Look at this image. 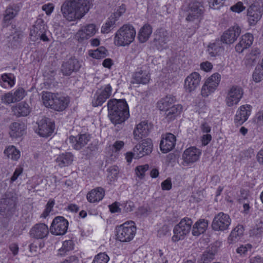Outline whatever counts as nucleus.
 Returning a JSON list of instances; mask_svg holds the SVG:
<instances>
[{
	"instance_id": "50",
	"label": "nucleus",
	"mask_w": 263,
	"mask_h": 263,
	"mask_svg": "<svg viewBox=\"0 0 263 263\" xmlns=\"http://www.w3.org/2000/svg\"><path fill=\"white\" fill-rule=\"evenodd\" d=\"M253 79L255 82H259L263 80V67L258 66L253 73Z\"/></svg>"
},
{
	"instance_id": "40",
	"label": "nucleus",
	"mask_w": 263,
	"mask_h": 263,
	"mask_svg": "<svg viewBox=\"0 0 263 263\" xmlns=\"http://www.w3.org/2000/svg\"><path fill=\"white\" fill-rule=\"evenodd\" d=\"M15 84V78L11 73H5L0 77V85L4 88H11Z\"/></svg>"
},
{
	"instance_id": "57",
	"label": "nucleus",
	"mask_w": 263,
	"mask_h": 263,
	"mask_svg": "<svg viewBox=\"0 0 263 263\" xmlns=\"http://www.w3.org/2000/svg\"><path fill=\"white\" fill-rule=\"evenodd\" d=\"M125 6L124 5H122L111 16H112L117 21L118 18L125 13Z\"/></svg>"
},
{
	"instance_id": "20",
	"label": "nucleus",
	"mask_w": 263,
	"mask_h": 263,
	"mask_svg": "<svg viewBox=\"0 0 263 263\" xmlns=\"http://www.w3.org/2000/svg\"><path fill=\"white\" fill-rule=\"evenodd\" d=\"M81 64L79 61L74 58H71L62 64L61 71L64 75L69 76L73 72L79 70Z\"/></svg>"
},
{
	"instance_id": "33",
	"label": "nucleus",
	"mask_w": 263,
	"mask_h": 263,
	"mask_svg": "<svg viewBox=\"0 0 263 263\" xmlns=\"http://www.w3.org/2000/svg\"><path fill=\"white\" fill-rule=\"evenodd\" d=\"M13 114L17 117L27 116L31 111L29 105L26 102H22L12 108Z\"/></svg>"
},
{
	"instance_id": "30",
	"label": "nucleus",
	"mask_w": 263,
	"mask_h": 263,
	"mask_svg": "<svg viewBox=\"0 0 263 263\" xmlns=\"http://www.w3.org/2000/svg\"><path fill=\"white\" fill-rule=\"evenodd\" d=\"M26 129V126L23 122H15L10 125L9 134L12 138H16L23 136Z\"/></svg>"
},
{
	"instance_id": "42",
	"label": "nucleus",
	"mask_w": 263,
	"mask_h": 263,
	"mask_svg": "<svg viewBox=\"0 0 263 263\" xmlns=\"http://www.w3.org/2000/svg\"><path fill=\"white\" fill-rule=\"evenodd\" d=\"M57 95L49 92H43L42 99L44 105L47 107L52 108L54 103V98Z\"/></svg>"
},
{
	"instance_id": "17",
	"label": "nucleus",
	"mask_w": 263,
	"mask_h": 263,
	"mask_svg": "<svg viewBox=\"0 0 263 263\" xmlns=\"http://www.w3.org/2000/svg\"><path fill=\"white\" fill-rule=\"evenodd\" d=\"M241 33L240 28L235 25L225 31L221 37V41L227 44H231L235 42Z\"/></svg>"
},
{
	"instance_id": "45",
	"label": "nucleus",
	"mask_w": 263,
	"mask_h": 263,
	"mask_svg": "<svg viewBox=\"0 0 263 263\" xmlns=\"http://www.w3.org/2000/svg\"><path fill=\"white\" fill-rule=\"evenodd\" d=\"M5 154L8 158L13 160H17L20 157V153L15 146H10L4 151Z\"/></svg>"
},
{
	"instance_id": "53",
	"label": "nucleus",
	"mask_w": 263,
	"mask_h": 263,
	"mask_svg": "<svg viewBox=\"0 0 263 263\" xmlns=\"http://www.w3.org/2000/svg\"><path fill=\"white\" fill-rule=\"evenodd\" d=\"M148 167L149 166L147 164L137 166L135 170L136 174L138 177L142 178L145 175V172L148 170Z\"/></svg>"
},
{
	"instance_id": "34",
	"label": "nucleus",
	"mask_w": 263,
	"mask_h": 263,
	"mask_svg": "<svg viewBox=\"0 0 263 263\" xmlns=\"http://www.w3.org/2000/svg\"><path fill=\"white\" fill-rule=\"evenodd\" d=\"M183 109L182 105L180 104H174L171 107H170L164 112V115L166 119L168 121L174 120L180 113Z\"/></svg>"
},
{
	"instance_id": "37",
	"label": "nucleus",
	"mask_w": 263,
	"mask_h": 263,
	"mask_svg": "<svg viewBox=\"0 0 263 263\" xmlns=\"http://www.w3.org/2000/svg\"><path fill=\"white\" fill-rule=\"evenodd\" d=\"M69 102L68 98L57 95L51 108L58 111H62L67 107Z\"/></svg>"
},
{
	"instance_id": "56",
	"label": "nucleus",
	"mask_w": 263,
	"mask_h": 263,
	"mask_svg": "<svg viewBox=\"0 0 263 263\" xmlns=\"http://www.w3.org/2000/svg\"><path fill=\"white\" fill-rule=\"evenodd\" d=\"M230 9L233 12L240 13L246 9V7L243 6L242 2H239L232 6Z\"/></svg>"
},
{
	"instance_id": "8",
	"label": "nucleus",
	"mask_w": 263,
	"mask_h": 263,
	"mask_svg": "<svg viewBox=\"0 0 263 263\" xmlns=\"http://www.w3.org/2000/svg\"><path fill=\"white\" fill-rule=\"evenodd\" d=\"M231 222V219L228 214L219 212L214 216L212 228L215 231L223 232L229 229Z\"/></svg>"
},
{
	"instance_id": "59",
	"label": "nucleus",
	"mask_w": 263,
	"mask_h": 263,
	"mask_svg": "<svg viewBox=\"0 0 263 263\" xmlns=\"http://www.w3.org/2000/svg\"><path fill=\"white\" fill-rule=\"evenodd\" d=\"M200 67L201 69L205 71L209 72L213 68V65L209 61H205L200 64Z\"/></svg>"
},
{
	"instance_id": "54",
	"label": "nucleus",
	"mask_w": 263,
	"mask_h": 263,
	"mask_svg": "<svg viewBox=\"0 0 263 263\" xmlns=\"http://www.w3.org/2000/svg\"><path fill=\"white\" fill-rule=\"evenodd\" d=\"M54 205V201L52 199H50L46 205V208L42 214V217L46 218L47 217L50 212L52 211V208Z\"/></svg>"
},
{
	"instance_id": "16",
	"label": "nucleus",
	"mask_w": 263,
	"mask_h": 263,
	"mask_svg": "<svg viewBox=\"0 0 263 263\" xmlns=\"http://www.w3.org/2000/svg\"><path fill=\"white\" fill-rule=\"evenodd\" d=\"M39 135L43 137L50 136L53 132L54 124L50 119L48 118H43L38 122Z\"/></svg>"
},
{
	"instance_id": "1",
	"label": "nucleus",
	"mask_w": 263,
	"mask_h": 263,
	"mask_svg": "<svg viewBox=\"0 0 263 263\" xmlns=\"http://www.w3.org/2000/svg\"><path fill=\"white\" fill-rule=\"evenodd\" d=\"M91 7L90 0H66L61 7V12L67 21L80 20Z\"/></svg>"
},
{
	"instance_id": "38",
	"label": "nucleus",
	"mask_w": 263,
	"mask_h": 263,
	"mask_svg": "<svg viewBox=\"0 0 263 263\" xmlns=\"http://www.w3.org/2000/svg\"><path fill=\"white\" fill-rule=\"evenodd\" d=\"M73 161V156L71 153H65L59 155L56 159L58 165L61 167L70 165Z\"/></svg>"
},
{
	"instance_id": "41",
	"label": "nucleus",
	"mask_w": 263,
	"mask_h": 263,
	"mask_svg": "<svg viewBox=\"0 0 263 263\" xmlns=\"http://www.w3.org/2000/svg\"><path fill=\"white\" fill-rule=\"evenodd\" d=\"M18 8L16 6H9L5 10L4 17V22L5 24L13 19L17 14Z\"/></svg>"
},
{
	"instance_id": "13",
	"label": "nucleus",
	"mask_w": 263,
	"mask_h": 263,
	"mask_svg": "<svg viewBox=\"0 0 263 263\" xmlns=\"http://www.w3.org/2000/svg\"><path fill=\"white\" fill-rule=\"evenodd\" d=\"M170 40V33L167 30L163 28L156 30L154 42L158 49L162 50L165 48Z\"/></svg>"
},
{
	"instance_id": "32",
	"label": "nucleus",
	"mask_w": 263,
	"mask_h": 263,
	"mask_svg": "<svg viewBox=\"0 0 263 263\" xmlns=\"http://www.w3.org/2000/svg\"><path fill=\"white\" fill-rule=\"evenodd\" d=\"M152 32V27L148 24H144L138 33L139 41L141 43L146 42L149 39Z\"/></svg>"
},
{
	"instance_id": "28",
	"label": "nucleus",
	"mask_w": 263,
	"mask_h": 263,
	"mask_svg": "<svg viewBox=\"0 0 263 263\" xmlns=\"http://www.w3.org/2000/svg\"><path fill=\"white\" fill-rule=\"evenodd\" d=\"M48 233L47 226L42 223L36 224L30 231V236L36 239L44 238L47 236Z\"/></svg>"
},
{
	"instance_id": "58",
	"label": "nucleus",
	"mask_w": 263,
	"mask_h": 263,
	"mask_svg": "<svg viewBox=\"0 0 263 263\" xmlns=\"http://www.w3.org/2000/svg\"><path fill=\"white\" fill-rule=\"evenodd\" d=\"M170 232V228L167 225L163 226L158 232V234L160 237L165 236Z\"/></svg>"
},
{
	"instance_id": "31",
	"label": "nucleus",
	"mask_w": 263,
	"mask_h": 263,
	"mask_svg": "<svg viewBox=\"0 0 263 263\" xmlns=\"http://www.w3.org/2000/svg\"><path fill=\"white\" fill-rule=\"evenodd\" d=\"M176 101L175 98L172 96H166L157 102V107L161 111L164 112L173 105Z\"/></svg>"
},
{
	"instance_id": "24",
	"label": "nucleus",
	"mask_w": 263,
	"mask_h": 263,
	"mask_svg": "<svg viewBox=\"0 0 263 263\" xmlns=\"http://www.w3.org/2000/svg\"><path fill=\"white\" fill-rule=\"evenodd\" d=\"M201 151L195 147H191L184 151L182 159L186 164L193 163L198 160Z\"/></svg>"
},
{
	"instance_id": "60",
	"label": "nucleus",
	"mask_w": 263,
	"mask_h": 263,
	"mask_svg": "<svg viewBox=\"0 0 263 263\" xmlns=\"http://www.w3.org/2000/svg\"><path fill=\"white\" fill-rule=\"evenodd\" d=\"M251 246L250 245H246L245 246L241 245L239 247H238L236 252L238 254H239L240 255L245 254L249 249H251Z\"/></svg>"
},
{
	"instance_id": "55",
	"label": "nucleus",
	"mask_w": 263,
	"mask_h": 263,
	"mask_svg": "<svg viewBox=\"0 0 263 263\" xmlns=\"http://www.w3.org/2000/svg\"><path fill=\"white\" fill-rule=\"evenodd\" d=\"M223 0H209V7L213 9H219L223 6Z\"/></svg>"
},
{
	"instance_id": "15",
	"label": "nucleus",
	"mask_w": 263,
	"mask_h": 263,
	"mask_svg": "<svg viewBox=\"0 0 263 263\" xmlns=\"http://www.w3.org/2000/svg\"><path fill=\"white\" fill-rule=\"evenodd\" d=\"M111 93V87L107 85L98 90L95 93L92 101V105L95 107L101 106L109 98Z\"/></svg>"
},
{
	"instance_id": "10",
	"label": "nucleus",
	"mask_w": 263,
	"mask_h": 263,
	"mask_svg": "<svg viewBox=\"0 0 263 263\" xmlns=\"http://www.w3.org/2000/svg\"><path fill=\"white\" fill-rule=\"evenodd\" d=\"M26 95V91L21 87L14 91H9L1 96V101L5 105L14 103L22 100Z\"/></svg>"
},
{
	"instance_id": "23",
	"label": "nucleus",
	"mask_w": 263,
	"mask_h": 263,
	"mask_svg": "<svg viewBox=\"0 0 263 263\" xmlns=\"http://www.w3.org/2000/svg\"><path fill=\"white\" fill-rule=\"evenodd\" d=\"M152 128V125L147 121L141 122L137 125L134 130V139L137 141L141 139L143 137L147 136Z\"/></svg>"
},
{
	"instance_id": "62",
	"label": "nucleus",
	"mask_w": 263,
	"mask_h": 263,
	"mask_svg": "<svg viewBox=\"0 0 263 263\" xmlns=\"http://www.w3.org/2000/svg\"><path fill=\"white\" fill-rule=\"evenodd\" d=\"M110 175L111 176L112 179L115 180L117 179L119 171L117 166H112L108 169Z\"/></svg>"
},
{
	"instance_id": "14",
	"label": "nucleus",
	"mask_w": 263,
	"mask_h": 263,
	"mask_svg": "<svg viewBox=\"0 0 263 263\" xmlns=\"http://www.w3.org/2000/svg\"><path fill=\"white\" fill-rule=\"evenodd\" d=\"M30 35L33 41L38 40L43 41H48L49 39L46 35V28L45 25L42 21L37 22L30 30Z\"/></svg>"
},
{
	"instance_id": "9",
	"label": "nucleus",
	"mask_w": 263,
	"mask_h": 263,
	"mask_svg": "<svg viewBox=\"0 0 263 263\" xmlns=\"http://www.w3.org/2000/svg\"><path fill=\"white\" fill-rule=\"evenodd\" d=\"M203 12V6L201 3L193 1L189 5L186 10V20L193 22L199 21Z\"/></svg>"
},
{
	"instance_id": "25",
	"label": "nucleus",
	"mask_w": 263,
	"mask_h": 263,
	"mask_svg": "<svg viewBox=\"0 0 263 263\" xmlns=\"http://www.w3.org/2000/svg\"><path fill=\"white\" fill-rule=\"evenodd\" d=\"M176 137L171 133H167L163 137L160 144L161 151L163 153H167L172 151L176 144Z\"/></svg>"
},
{
	"instance_id": "4",
	"label": "nucleus",
	"mask_w": 263,
	"mask_h": 263,
	"mask_svg": "<svg viewBox=\"0 0 263 263\" xmlns=\"http://www.w3.org/2000/svg\"><path fill=\"white\" fill-rule=\"evenodd\" d=\"M117 239L122 242H129L134 238L137 231L135 222L126 221L116 228Z\"/></svg>"
},
{
	"instance_id": "46",
	"label": "nucleus",
	"mask_w": 263,
	"mask_h": 263,
	"mask_svg": "<svg viewBox=\"0 0 263 263\" xmlns=\"http://www.w3.org/2000/svg\"><path fill=\"white\" fill-rule=\"evenodd\" d=\"M263 234V221L260 220L257 222L256 226L251 229L249 234L252 237H259Z\"/></svg>"
},
{
	"instance_id": "22",
	"label": "nucleus",
	"mask_w": 263,
	"mask_h": 263,
	"mask_svg": "<svg viewBox=\"0 0 263 263\" xmlns=\"http://www.w3.org/2000/svg\"><path fill=\"white\" fill-rule=\"evenodd\" d=\"M153 144L150 139H147L142 141V142L136 145L133 151L135 152L137 157L141 158L152 152Z\"/></svg>"
},
{
	"instance_id": "63",
	"label": "nucleus",
	"mask_w": 263,
	"mask_h": 263,
	"mask_svg": "<svg viewBox=\"0 0 263 263\" xmlns=\"http://www.w3.org/2000/svg\"><path fill=\"white\" fill-rule=\"evenodd\" d=\"M54 9V6L51 3H49L46 5H44L42 6V9L44 11L46 12V13L47 15L50 14L53 11Z\"/></svg>"
},
{
	"instance_id": "18",
	"label": "nucleus",
	"mask_w": 263,
	"mask_h": 263,
	"mask_svg": "<svg viewBox=\"0 0 263 263\" xmlns=\"http://www.w3.org/2000/svg\"><path fill=\"white\" fill-rule=\"evenodd\" d=\"M201 76L197 72H193L189 75L184 81V89L187 92L194 91L199 86Z\"/></svg>"
},
{
	"instance_id": "49",
	"label": "nucleus",
	"mask_w": 263,
	"mask_h": 263,
	"mask_svg": "<svg viewBox=\"0 0 263 263\" xmlns=\"http://www.w3.org/2000/svg\"><path fill=\"white\" fill-rule=\"evenodd\" d=\"M73 249V243L72 240H65L63 242L62 248L59 250L61 255H63L68 251Z\"/></svg>"
},
{
	"instance_id": "27",
	"label": "nucleus",
	"mask_w": 263,
	"mask_h": 263,
	"mask_svg": "<svg viewBox=\"0 0 263 263\" xmlns=\"http://www.w3.org/2000/svg\"><path fill=\"white\" fill-rule=\"evenodd\" d=\"M251 112V107L250 105H242L239 107L235 117V122L242 124L246 122Z\"/></svg>"
},
{
	"instance_id": "35",
	"label": "nucleus",
	"mask_w": 263,
	"mask_h": 263,
	"mask_svg": "<svg viewBox=\"0 0 263 263\" xmlns=\"http://www.w3.org/2000/svg\"><path fill=\"white\" fill-rule=\"evenodd\" d=\"M105 192L103 188L97 187L90 192L87 195V198L90 202H95L101 200L104 196Z\"/></svg>"
},
{
	"instance_id": "36",
	"label": "nucleus",
	"mask_w": 263,
	"mask_h": 263,
	"mask_svg": "<svg viewBox=\"0 0 263 263\" xmlns=\"http://www.w3.org/2000/svg\"><path fill=\"white\" fill-rule=\"evenodd\" d=\"M208 227V221L205 219H199L193 226L192 234L198 236L203 234Z\"/></svg>"
},
{
	"instance_id": "43",
	"label": "nucleus",
	"mask_w": 263,
	"mask_h": 263,
	"mask_svg": "<svg viewBox=\"0 0 263 263\" xmlns=\"http://www.w3.org/2000/svg\"><path fill=\"white\" fill-rule=\"evenodd\" d=\"M221 42L218 41L209 45L208 50L211 57H215L223 50Z\"/></svg>"
},
{
	"instance_id": "12",
	"label": "nucleus",
	"mask_w": 263,
	"mask_h": 263,
	"mask_svg": "<svg viewBox=\"0 0 263 263\" xmlns=\"http://www.w3.org/2000/svg\"><path fill=\"white\" fill-rule=\"evenodd\" d=\"M68 227V221L63 217L58 216L53 219L50 230L52 234L61 235L67 232Z\"/></svg>"
},
{
	"instance_id": "51",
	"label": "nucleus",
	"mask_w": 263,
	"mask_h": 263,
	"mask_svg": "<svg viewBox=\"0 0 263 263\" xmlns=\"http://www.w3.org/2000/svg\"><path fill=\"white\" fill-rule=\"evenodd\" d=\"M215 90L211 86L204 83L202 86L200 94L203 97L206 98L213 93Z\"/></svg>"
},
{
	"instance_id": "2",
	"label": "nucleus",
	"mask_w": 263,
	"mask_h": 263,
	"mask_svg": "<svg viewBox=\"0 0 263 263\" xmlns=\"http://www.w3.org/2000/svg\"><path fill=\"white\" fill-rule=\"evenodd\" d=\"M107 107L108 117L115 125L121 124L129 116L128 106L125 100L110 99Z\"/></svg>"
},
{
	"instance_id": "7",
	"label": "nucleus",
	"mask_w": 263,
	"mask_h": 263,
	"mask_svg": "<svg viewBox=\"0 0 263 263\" xmlns=\"http://www.w3.org/2000/svg\"><path fill=\"white\" fill-rule=\"evenodd\" d=\"M243 95L242 88L237 85L230 87L227 91L225 103L228 107L237 105Z\"/></svg>"
},
{
	"instance_id": "61",
	"label": "nucleus",
	"mask_w": 263,
	"mask_h": 263,
	"mask_svg": "<svg viewBox=\"0 0 263 263\" xmlns=\"http://www.w3.org/2000/svg\"><path fill=\"white\" fill-rule=\"evenodd\" d=\"M124 142L123 141H117L112 146L113 152H117L120 151L124 146Z\"/></svg>"
},
{
	"instance_id": "21",
	"label": "nucleus",
	"mask_w": 263,
	"mask_h": 263,
	"mask_svg": "<svg viewBox=\"0 0 263 263\" xmlns=\"http://www.w3.org/2000/svg\"><path fill=\"white\" fill-rule=\"evenodd\" d=\"M69 141L72 144V147L76 150H80L85 146L90 140L89 135L84 134L77 136H71L69 137Z\"/></svg>"
},
{
	"instance_id": "29",
	"label": "nucleus",
	"mask_w": 263,
	"mask_h": 263,
	"mask_svg": "<svg viewBox=\"0 0 263 263\" xmlns=\"http://www.w3.org/2000/svg\"><path fill=\"white\" fill-rule=\"evenodd\" d=\"M254 40L253 36L250 33H246L243 35L240 39L239 42L236 44L235 50L238 53H241L248 48L250 47L253 43Z\"/></svg>"
},
{
	"instance_id": "48",
	"label": "nucleus",
	"mask_w": 263,
	"mask_h": 263,
	"mask_svg": "<svg viewBox=\"0 0 263 263\" xmlns=\"http://www.w3.org/2000/svg\"><path fill=\"white\" fill-rule=\"evenodd\" d=\"M116 21V19H115L112 16H111L105 24L102 26L101 32L103 33H108L111 30V28L115 25Z\"/></svg>"
},
{
	"instance_id": "44",
	"label": "nucleus",
	"mask_w": 263,
	"mask_h": 263,
	"mask_svg": "<svg viewBox=\"0 0 263 263\" xmlns=\"http://www.w3.org/2000/svg\"><path fill=\"white\" fill-rule=\"evenodd\" d=\"M220 80L221 76L218 73H215L209 77L205 80L204 83L216 89L220 83Z\"/></svg>"
},
{
	"instance_id": "64",
	"label": "nucleus",
	"mask_w": 263,
	"mask_h": 263,
	"mask_svg": "<svg viewBox=\"0 0 263 263\" xmlns=\"http://www.w3.org/2000/svg\"><path fill=\"white\" fill-rule=\"evenodd\" d=\"M172 182L170 179H167L161 183V187L163 190H170L172 188Z\"/></svg>"
},
{
	"instance_id": "26",
	"label": "nucleus",
	"mask_w": 263,
	"mask_h": 263,
	"mask_svg": "<svg viewBox=\"0 0 263 263\" xmlns=\"http://www.w3.org/2000/svg\"><path fill=\"white\" fill-rule=\"evenodd\" d=\"M133 79L138 84L148 83L151 79L148 67L146 65H143L138 69L133 76Z\"/></svg>"
},
{
	"instance_id": "3",
	"label": "nucleus",
	"mask_w": 263,
	"mask_h": 263,
	"mask_svg": "<svg viewBox=\"0 0 263 263\" xmlns=\"http://www.w3.org/2000/svg\"><path fill=\"white\" fill-rule=\"evenodd\" d=\"M136 31L130 24H125L115 33L114 43L118 46H126L130 44L135 40Z\"/></svg>"
},
{
	"instance_id": "39",
	"label": "nucleus",
	"mask_w": 263,
	"mask_h": 263,
	"mask_svg": "<svg viewBox=\"0 0 263 263\" xmlns=\"http://www.w3.org/2000/svg\"><path fill=\"white\" fill-rule=\"evenodd\" d=\"M243 228L242 226L238 225L231 232L228 238V242L232 244L237 242L243 233Z\"/></svg>"
},
{
	"instance_id": "19",
	"label": "nucleus",
	"mask_w": 263,
	"mask_h": 263,
	"mask_svg": "<svg viewBox=\"0 0 263 263\" xmlns=\"http://www.w3.org/2000/svg\"><path fill=\"white\" fill-rule=\"evenodd\" d=\"M17 196L15 193L10 192H7L1 200V209L10 211L14 208L16 204Z\"/></svg>"
},
{
	"instance_id": "5",
	"label": "nucleus",
	"mask_w": 263,
	"mask_h": 263,
	"mask_svg": "<svg viewBox=\"0 0 263 263\" xmlns=\"http://www.w3.org/2000/svg\"><path fill=\"white\" fill-rule=\"evenodd\" d=\"M192 223V220L189 218L181 219L173 229L174 234L172 237V240L176 242L184 239L190 233Z\"/></svg>"
},
{
	"instance_id": "11",
	"label": "nucleus",
	"mask_w": 263,
	"mask_h": 263,
	"mask_svg": "<svg viewBox=\"0 0 263 263\" xmlns=\"http://www.w3.org/2000/svg\"><path fill=\"white\" fill-rule=\"evenodd\" d=\"M98 31V28L94 24H89L82 26L76 33L75 39L80 43L87 40L93 36Z\"/></svg>"
},
{
	"instance_id": "47",
	"label": "nucleus",
	"mask_w": 263,
	"mask_h": 263,
	"mask_svg": "<svg viewBox=\"0 0 263 263\" xmlns=\"http://www.w3.org/2000/svg\"><path fill=\"white\" fill-rule=\"evenodd\" d=\"M89 55L97 59L104 58L107 56V50L104 47H100L96 50L90 51Z\"/></svg>"
},
{
	"instance_id": "6",
	"label": "nucleus",
	"mask_w": 263,
	"mask_h": 263,
	"mask_svg": "<svg viewBox=\"0 0 263 263\" xmlns=\"http://www.w3.org/2000/svg\"><path fill=\"white\" fill-rule=\"evenodd\" d=\"M263 13V1L255 0L247 10L248 20L251 25H254L261 18Z\"/></svg>"
},
{
	"instance_id": "52",
	"label": "nucleus",
	"mask_w": 263,
	"mask_h": 263,
	"mask_svg": "<svg viewBox=\"0 0 263 263\" xmlns=\"http://www.w3.org/2000/svg\"><path fill=\"white\" fill-rule=\"evenodd\" d=\"M109 257L105 253H100L96 255L92 263H107Z\"/></svg>"
}]
</instances>
